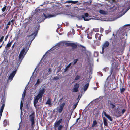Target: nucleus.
I'll list each match as a JSON object with an SVG mask.
<instances>
[{"mask_svg": "<svg viewBox=\"0 0 130 130\" xmlns=\"http://www.w3.org/2000/svg\"><path fill=\"white\" fill-rule=\"evenodd\" d=\"M112 62L111 64V67L110 71V75L113 73L115 74L118 71V67L119 66L118 61L117 60H115L114 58H112L111 60Z\"/></svg>", "mask_w": 130, "mask_h": 130, "instance_id": "nucleus-1", "label": "nucleus"}, {"mask_svg": "<svg viewBox=\"0 0 130 130\" xmlns=\"http://www.w3.org/2000/svg\"><path fill=\"white\" fill-rule=\"evenodd\" d=\"M45 90L44 88H43L42 89L39 90L38 94L34 99V104L35 107H36V105L38 102L39 99H42L43 95L45 93Z\"/></svg>", "mask_w": 130, "mask_h": 130, "instance_id": "nucleus-2", "label": "nucleus"}, {"mask_svg": "<svg viewBox=\"0 0 130 130\" xmlns=\"http://www.w3.org/2000/svg\"><path fill=\"white\" fill-rule=\"evenodd\" d=\"M27 45L25 46V47L23 48L22 50L18 56V57L19 59V60H21V61L20 62H21L22 61V59L24 58V56L25 55L26 53L27 52L28 50L29 49V48H28L26 50V52L25 53L26 50L27 48Z\"/></svg>", "mask_w": 130, "mask_h": 130, "instance_id": "nucleus-3", "label": "nucleus"}, {"mask_svg": "<svg viewBox=\"0 0 130 130\" xmlns=\"http://www.w3.org/2000/svg\"><path fill=\"white\" fill-rule=\"evenodd\" d=\"M126 87L125 85L123 83L122 81L120 82L119 85V89L120 93L122 94H123L125 91L126 90Z\"/></svg>", "mask_w": 130, "mask_h": 130, "instance_id": "nucleus-4", "label": "nucleus"}, {"mask_svg": "<svg viewBox=\"0 0 130 130\" xmlns=\"http://www.w3.org/2000/svg\"><path fill=\"white\" fill-rule=\"evenodd\" d=\"M112 44L114 49L118 50L119 51L121 50V47L118 44L117 40L115 39L112 42Z\"/></svg>", "mask_w": 130, "mask_h": 130, "instance_id": "nucleus-5", "label": "nucleus"}, {"mask_svg": "<svg viewBox=\"0 0 130 130\" xmlns=\"http://www.w3.org/2000/svg\"><path fill=\"white\" fill-rule=\"evenodd\" d=\"M78 43H65V45L68 46H70L72 47L73 49L77 48L78 45H79Z\"/></svg>", "mask_w": 130, "mask_h": 130, "instance_id": "nucleus-6", "label": "nucleus"}, {"mask_svg": "<svg viewBox=\"0 0 130 130\" xmlns=\"http://www.w3.org/2000/svg\"><path fill=\"white\" fill-rule=\"evenodd\" d=\"M59 14V13H55L54 14H51L49 13H47L46 14L43 13V15L45 17V18L43 19V21L46 18H49L53 17H55Z\"/></svg>", "mask_w": 130, "mask_h": 130, "instance_id": "nucleus-7", "label": "nucleus"}, {"mask_svg": "<svg viewBox=\"0 0 130 130\" xmlns=\"http://www.w3.org/2000/svg\"><path fill=\"white\" fill-rule=\"evenodd\" d=\"M30 120L31 123V126L32 128L33 125L35 124L34 118L35 117V113L34 112L32 113L29 116Z\"/></svg>", "mask_w": 130, "mask_h": 130, "instance_id": "nucleus-8", "label": "nucleus"}, {"mask_svg": "<svg viewBox=\"0 0 130 130\" xmlns=\"http://www.w3.org/2000/svg\"><path fill=\"white\" fill-rule=\"evenodd\" d=\"M40 26H37L36 27L34 28L35 31L34 33L31 34L29 36V37H30L31 36H33L34 35V38L33 39L35 38V37L37 35V34L38 33V30H39Z\"/></svg>", "mask_w": 130, "mask_h": 130, "instance_id": "nucleus-9", "label": "nucleus"}, {"mask_svg": "<svg viewBox=\"0 0 130 130\" xmlns=\"http://www.w3.org/2000/svg\"><path fill=\"white\" fill-rule=\"evenodd\" d=\"M62 119H60L58 121H56L54 124V129L55 130H57V127L58 126L60 125V124L62 122V121H63Z\"/></svg>", "mask_w": 130, "mask_h": 130, "instance_id": "nucleus-10", "label": "nucleus"}, {"mask_svg": "<svg viewBox=\"0 0 130 130\" xmlns=\"http://www.w3.org/2000/svg\"><path fill=\"white\" fill-rule=\"evenodd\" d=\"M89 14L88 13H84V14L81 16L82 18L85 21H89L90 20V18H89Z\"/></svg>", "mask_w": 130, "mask_h": 130, "instance_id": "nucleus-11", "label": "nucleus"}, {"mask_svg": "<svg viewBox=\"0 0 130 130\" xmlns=\"http://www.w3.org/2000/svg\"><path fill=\"white\" fill-rule=\"evenodd\" d=\"M1 102L2 103V105L0 109V116L1 117L2 116V113L5 106V100L4 99H2L1 100Z\"/></svg>", "mask_w": 130, "mask_h": 130, "instance_id": "nucleus-12", "label": "nucleus"}, {"mask_svg": "<svg viewBox=\"0 0 130 130\" xmlns=\"http://www.w3.org/2000/svg\"><path fill=\"white\" fill-rule=\"evenodd\" d=\"M65 103H63L61 104L59 107L58 108L57 111L59 113H61L65 105Z\"/></svg>", "mask_w": 130, "mask_h": 130, "instance_id": "nucleus-13", "label": "nucleus"}, {"mask_svg": "<svg viewBox=\"0 0 130 130\" xmlns=\"http://www.w3.org/2000/svg\"><path fill=\"white\" fill-rule=\"evenodd\" d=\"M16 70H15L13 71L10 75L8 77L9 80H12L13 79V78L14 76L16 73Z\"/></svg>", "mask_w": 130, "mask_h": 130, "instance_id": "nucleus-14", "label": "nucleus"}, {"mask_svg": "<svg viewBox=\"0 0 130 130\" xmlns=\"http://www.w3.org/2000/svg\"><path fill=\"white\" fill-rule=\"evenodd\" d=\"M108 105L111 108L113 109L116 107V105L113 104L111 101L109 100H108Z\"/></svg>", "mask_w": 130, "mask_h": 130, "instance_id": "nucleus-15", "label": "nucleus"}, {"mask_svg": "<svg viewBox=\"0 0 130 130\" xmlns=\"http://www.w3.org/2000/svg\"><path fill=\"white\" fill-rule=\"evenodd\" d=\"M12 41H11L10 42L9 41L7 44L6 46L5 47V50H8L9 48L11 47L12 44Z\"/></svg>", "mask_w": 130, "mask_h": 130, "instance_id": "nucleus-16", "label": "nucleus"}, {"mask_svg": "<svg viewBox=\"0 0 130 130\" xmlns=\"http://www.w3.org/2000/svg\"><path fill=\"white\" fill-rule=\"evenodd\" d=\"M102 36V34H100L99 33H97L95 35V37L98 40L100 41L101 40V37Z\"/></svg>", "mask_w": 130, "mask_h": 130, "instance_id": "nucleus-17", "label": "nucleus"}, {"mask_svg": "<svg viewBox=\"0 0 130 130\" xmlns=\"http://www.w3.org/2000/svg\"><path fill=\"white\" fill-rule=\"evenodd\" d=\"M115 114L116 116L119 117L121 116V110L117 109L115 112Z\"/></svg>", "mask_w": 130, "mask_h": 130, "instance_id": "nucleus-18", "label": "nucleus"}, {"mask_svg": "<svg viewBox=\"0 0 130 130\" xmlns=\"http://www.w3.org/2000/svg\"><path fill=\"white\" fill-rule=\"evenodd\" d=\"M109 45V43L108 41H106L103 44L102 47L105 49L108 47Z\"/></svg>", "mask_w": 130, "mask_h": 130, "instance_id": "nucleus-19", "label": "nucleus"}, {"mask_svg": "<svg viewBox=\"0 0 130 130\" xmlns=\"http://www.w3.org/2000/svg\"><path fill=\"white\" fill-rule=\"evenodd\" d=\"M107 120L105 117L103 118V122L104 125L106 126H108V123L107 122Z\"/></svg>", "mask_w": 130, "mask_h": 130, "instance_id": "nucleus-20", "label": "nucleus"}, {"mask_svg": "<svg viewBox=\"0 0 130 130\" xmlns=\"http://www.w3.org/2000/svg\"><path fill=\"white\" fill-rule=\"evenodd\" d=\"M98 126V123L97 122L96 120H94L93 121V123L92 125V127H95Z\"/></svg>", "mask_w": 130, "mask_h": 130, "instance_id": "nucleus-21", "label": "nucleus"}, {"mask_svg": "<svg viewBox=\"0 0 130 130\" xmlns=\"http://www.w3.org/2000/svg\"><path fill=\"white\" fill-rule=\"evenodd\" d=\"M79 96H80V95H79L78 96V97L77 99V103L75 104H74L73 105V109H75L76 108V107L78 105V102L79 101V100H80V99H79Z\"/></svg>", "mask_w": 130, "mask_h": 130, "instance_id": "nucleus-22", "label": "nucleus"}, {"mask_svg": "<svg viewBox=\"0 0 130 130\" xmlns=\"http://www.w3.org/2000/svg\"><path fill=\"white\" fill-rule=\"evenodd\" d=\"M104 115L105 116L108 118L110 121H112V119L111 117L110 116L108 115L107 114L106 112H105L104 113Z\"/></svg>", "mask_w": 130, "mask_h": 130, "instance_id": "nucleus-23", "label": "nucleus"}, {"mask_svg": "<svg viewBox=\"0 0 130 130\" xmlns=\"http://www.w3.org/2000/svg\"><path fill=\"white\" fill-rule=\"evenodd\" d=\"M89 85V84L88 83L86 84L83 87V89L84 91H85L87 90L88 89Z\"/></svg>", "mask_w": 130, "mask_h": 130, "instance_id": "nucleus-24", "label": "nucleus"}, {"mask_svg": "<svg viewBox=\"0 0 130 130\" xmlns=\"http://www.w3.org/2000/svg\"><path fill=\"white\" fill-rule=\"evenodd\" d=\"M78 46L79 47H81L82 48H84L83 49H82L81 50V51L82 52H85L86 51V49L85 47L81 45H78Z\"/></svg>", "mask_w": 130, "mask_h": 130, "instance_id": "nucleus-25", "label": "nucleus"}, {"mask_svg": "<svg viewBox=\"0 0 130 130\" xmlns=\"http://www.w3.org/2000/svg\"><path fill=\"white\" fill-rule=\"evenodd\" d=\"M94 43L95 44L99 46L100 45V42L99 41L98 39H96V40H94Z\"/></svg>", "mask_w": 130, "mask_h": 130, "instance_id": "nucleus-26", "label": "nucleus"}, {"mask_svg": "<svg viewBox=\"0 0 130 130\" xmlns=\"http://www.w3.org/2000/svg\"><path fill=\"white\" fill-rule=\"evenodd\" d=\"M46 104H48L50 106L52 105L50 99L49 98L46 103Z\"/></svg>", "mask_w": 130, "mask_h": 130, "instance_id": "nucleus-27", "label": "nucleus"}, {"mask_svg": "<svg viewBox=\"0 0 130 130\" xmlns=\"http://www.w3.org/2000/svg\"><path fill=\"white\" fill-rule=\"evenodd\" d=\"M11 24V22L10 21L6 25V27H5V30H6L7 31L8 29L9 28V25Z\"/></svg>", "mask_w": 130, "mask_h": 130, "instance_id": "nucleus-28", "label": "nucleus"}, {"mask_svg": "<svg viewBox=\"0 0 130 130\" xmlns=\"http://www.w3.org/2000/svg\"><path fill=\"white\" fill-rule=\"evenodd\" d=\"M72 64V63H70L64 69V72H66L68 70V68Z\"/></svg>", "mask_w": 130, "mask_h": 130, "instance_id": "nucleus-29", "label": "nucleus"}, {"mask_svg": "<svg viewBox=\"0 0 130 130\" xmlns=\"http://www.w3.org/2000/svg\"><path fill=\"white\" fill-rule=\"evenodd\" d=\"M7 5H4V7H3L2 9L1 10L2 12H4L6 10H7Z\"/></svg>", "mask_w": 130, "mask_h": 130, "instance_id": "nucleus-30", "label": "nucleus"}, {"mask_svg": "<svg viewBox=\"0 0 130 130\" xmlns=\"http://www.w3.org/2000/svg\"><path fill=\"white\" fill-rule=\"evenodd\" d=\"M78 61V59H74L73 61L71 62L73 66L75 65L77 62Z\"/></svg>", "mask_w": 130, "mask_h": 130, "instance_id": "nucleus-31", "label": "nucleus"}, {"mask_svg": "<svg viewBox=\"0 0 130 130\" xmlns=\"http://www.w3.org/2000/svg\"><path fill=\"white\" fill-rule=\"evenodd\" d=\"M99 13L102 14H106V12L105 11H104L103 10H99Z\"/></svg>", "mask_w": 130, "mask_h": 130, "instance_id": "nucleus-32", "label": "nucleus"}, {"mask_svg": "<svg viewBox=\"0 0 130 130\" xmlns=\"http://www.w3.org/2000/svg\"><path fill=\"white\" fill-rule=\"evenodd\" d=\"M74 87L78 89L79 87V85L78 84L76 83V84L74 85Z\"/></svg>", "mask_w": 130, "mask_h": 130, "instance_id": "nucleus-33", "label": "nucleus"}, {"mask_svg": "<svg viewBox=\"0 0 130 130\" xmlns=\"http://www.w3.org/2000/svg\"><path fill=\"white\" fill-rule=\"evenodd\" d=\"M73 92H76L78 91V89L74 87L73 89Z\"/></svg>", "mask_w": 130, "mask_h": 130, "instance_id": "nucleus-34", "label": "nucleus"}, {"mask_svg": "<svg viewBox=\"0 0 130 130\" xmlns=\"http://www.w3.org/2000/svg\"><path fill=\"white\" fill-rule=\"evenodd\" d=\"M109 69V68L107 67H105L103 69V70L105 72H106Z\"/></svg>", "mask_w": 130, "mask_h": 130, "instance_id": "nucleus-35", "label": "nucleus"}, {"mask_svg": "<svg viewBox=\"0 0 130 130\" xmlns=\"http://www.w3.org/2000/svg\"><path fill=\"white\" fill-rule=\"evenodd\" d=\"M80 76L79 75H77L75 77V80H78L80 79Z\"/></svg>", "mask_w": 130, "mask_h": 130, "instance_id": "nucleus-36", "label": "nucleus"}, {"mask_svg": "<svg viewBox=\"0 0 130 130\" xmlns=\"http://www.w3.org/2000/svg\"><path fill=\"white\" fill-rule=\"evenodd\" d=\"M26 92V90H25L24 91L23 93V94H22V99H24L25 96V95Z\"/></svg>", "mask_w": 130, "mask_h": 130, "instance_id": "nucleus-37", "label": "nucleus"}, {"mask_svg": "<svg viewBox=\"0 0 130 130\" xmlns=\"http://www.w3.org/2000/svg\"><path fill=\"white\" fill-rule=\"evenodd\" d=\"M22 100L21 101V103H20V108L21 109H22V107L23 106V102H22Z\"/></svg>", "mask_w": 130, "mask_h": 130, "instance_id": "nucleus-38", "label": "nucleus"}, {"mask_svg": "<svg viewBox=\"0 0 130 130\" xmlns=\"http://www.w3.org/2000/svg\"><path fill=\"white\" fill-rule=\"evenodd\" d=\"M121 111H122V112H121V115L124 114V113L126 111V110L125 109H122L121 110Z\"/></svg>", "mask_w": 130, "mask_h": 130, "instance_id": "nucleus-39", "label": "nucleus"}, {"mask_svg": "<svg viewBox=\"0 0 130 130\" xmlns=\"http://www.w3.org/2000/svg\"><path fill=\"white\" fill-rule=\"evenodd\" d=\"M63 127V126L62 125H59L58 126V130H61Z\"/></svg>", "mask_w": 130, "mask_h": 130, "instance_id": "nucleus-40", "label": "nucleus"}, {"mask_svg": "<svg viewBox=\"0 0 130 130\" xmlns=\"http://www.w3.org/2000/svg\"><path fill=\"white\" fill-rule=\"evenodd\" d=\"M40 10V9H39V7L37 8L35 10V11L36 12H39Z\"/></svg>", "mask_w": 130, "mask_h": 130, "instance_id": "nucleus-41", "label": "nucleus"}, {"mask_svg": "<svg viewBox=\"0 0 130 130\" xmlns=\"http://www.w3.org/2000/svg\"><path fill=\"white\" fill-rule=\"evenodd\" d=\"M4 37L3 36H2L0 38V42H2L3 40Z\"/></svg>", "mask_w": 130, "mask_h": 130, "instance_id": "nucleus-42", "label": "nucleus"}, {"mask_svg": "<svg viewBox=\"0 0 130 130\" xmlns=\"http://www.w3.org/2000/svg\"><path fill=\"white\" fill-rule=\"evenodd\" d=\"M93 30L95 32H98L99 31V29L98 28H94L93 29Z\"/></svg>", "mask_w": 130, "mask_h": 130, "instance_id": "nucleus-43", "label": "nucleus"}, {"mask_svg": "<svg viewBox=\"0 0 130 130\" xmlns=\"http://www.w3.org/2000/svg\"><path fill=\"white\" fill-rule=\"evenodd\" d=\"M78 2V1H72V3L73 4H75L76 3H77Z\"/></svg>", "mask_w": 130, "mask_h": 130, "instance_id": "nucleus-44", "label": "nucleus"}, {"mask_svg": "<svg viewBox=\"0 0 130 130\" xmlns=\"http://www.w3.org/2000/svg\"><path fill=\"white\" fill-rule=\"evenodd\" d=\"M104 49H105L104 48H103L102 47V52H100V53H101V54H103L104 53Z\"/></svg>", "mask_w": 130, "mask_h": 130, "instance_id": "nucleus-45", "label": "nucleus"}, {"mask_svg": "<svg viewBox=\"0 0 130 130\" xmlns=\"http://www.w3.org/2000/svg\"><path fill=\"white\" fill-rule=\"evenodd\" d=\"M104 49H105L104 48H103L102 47V52H100V53H101V54H103L104 53Z\"/></svg>", "mask_w": 130, "mask_h": 130, "instance_id": "nucleus-46", "label": "nucleus"}, {"mask_svg": "<svg viewBox=\"0 0 130 130\" xmlns=\"http://www.w3.org/2000/svg\"><path fill=\"white\" fill-rule=\"evenodd\" d=\"M72 0H68V1H67L66 2H65V3H72Z\"/></svg>", "mask_w": 130, "mask_h": 130, "instance_id": "nucleus-47", "label": "nucleus"}, {"mask_svg": "<svg viewBox=\"0 0 130 130\" xmlns=\"http://www.w3.org/2000/svg\"><path fill=\"white\" fill-rule=\"evenodd\" d=\"M59 79V78L58 77H54L53 79L55 80H58Z\"/></svg>", "mask_w": 130, "mask_h": 130, "instance_id": "nucleus-48", "label": "nucleus"}, {"mask_svg": "<svg viewBox=\"0 0 130 130\" xmlns=\"http://www.w3.org/2000/svg\"><path fill=\"white\" fill-rule=\"evenodd\" d=\"M60 43H58L57 44V45H56V46H57V47H60Z\"/></svg>", "mask_w": 130, "mask_h": 130, "instance_id": "nucleus-49", "label": "nucleus"}, {"mask_svg": "<svg viewBox=\"0 0 130 130\" xmlns=\"http://www.w3.org/2000/svg\"><path fill=\"white\" fill-rule=\"evenodd\" d=\"M104 30V29L102 28H101L100 29V32L101 33H102L103 31Z\"/></svg>", "mask_w": 130, "mask_h": 130, "instance_id": "nucleus-50", "label": "nucleus"}, {"mask_svg": "<svg viewBox=\"0 0 130 130\" xmlns=\"http://www.w3.org/2000/svg\"><path fill=\"white\" fill-rule=\"evenodd\" d=\"M40 83V80L39 79H38L37 80L36 84H39Z\"/></svg>", "mask_w": 130, "mask_h": 130, "instance_id": "nucleus-51", "label": "nucleus"}, {"mask_svg": "<svg viewBox=\"0 0 130 130\" xmlns=\"http://www.w3.org/2000/svg\"><path fill=\"white\" fill-rule=\"evenodd\" d=\"M29 127L28 126H27L25 128V130H28L29 129Z\"/></svg>", "mask_w": 130, "mask_h": 130, "instance_id": "nucleus-52", "label": "nucleus"}, {"mask_svg": "<svg viewBox=\"0 0 130 130\" xmlns=\"http://www.w3.org/2000/svg\"><path fill=\"white\" fill-rule=\"evenodd\" d=\"M8 35H7L5 37V40L6 41L7 40V39L8 37Z\"/></svg>", "mask_w": 130, "mask_h": 130, "instance_id": "nucleus-53", "label": "nucleus"}, {"mask_svg": "<svg viewBox=\"0 0 130 130\" xmlns=\"http://www.w3.org/2000/svg\"><path fill=\"white\" fill-rule=\"evenodd\" d=\"M15 43L14 44L12 45V50H13V48H14V46H15Z\"/></svg>", "mask_w": 130, "mask_h": 130, "instance_id": "nucleus-54", "label": "nucleus"}, {"mask_svg": "<svg viewBox=\"0 0 130 130\" xmlns=\"http://www.w3.org/2000/svg\"><path fill=\"white\" fill-rule=\"evenodd\" d=\"M98 73L101 76H102L103 74L101 72H98Z\"/></svg>", "mask_w": 130, "mask_h": 130, "instance_id": "nucleus-55", "label": "nucleus"}, {"mask_svg": "<svg viewBox=\"0 0 130 130\" xmlns=\"http://www.w3.org/2000/svg\"><path fill=\"white\" fill-rule=\"evenodd\" d=\"M6 14V13H4L3 14H2L1 15L2 16L4 17L5 15Z\"/></svg>", "mask_w": 130, "mask_h": 130, "instance_id": "nucleus-56", "label": "nucleus"}, {"mask_svg": "<svg viewBox=\"0 0 130 130\" xmlns=\"http://www.w3.org/2000/svg\"><path fill=\"white\" fill-rule=\"evenodd\" d=\"M114 97H115V98L116 99H118V97L116 95H115V96H114Z\"/></svg>", "mask_w": 130, "mask_h": 130, "instance_id": "nucleus-57", "label": "nucleus"}, {"mask_svg": "<svg viewBox=\"0 0 130 130\" xmlns=\"http://www.w3.org/2000/svg\"><path fill=\"white\" fill-rule=\"evenodd\" d=\"M14 19H12V20L11 21V22H12L13 23V22H14Z\"/></svg>", "mask_w": 130, "mask_h": 130, "instance_id": "nucleus-58", "label": "nucleus"}, {"mask_svg": "<svg viewBox=\"0 0 130 130\" xmlns=\"http://www.w3.org/2000/svg\"><path fill=\"white\" fill-rule=\"evenodd\" d=\"M88 38L89 39H91L92 38V37H90L88 36Z\"/></svg>", "mask_w": 130, "mask_h": 130, "instance_id": "nucleus-59", "label": "nucleus"}, {"mask_svg": "<svg viewBox=\"0 0 130 130\" xmlns=\"http://www.w3.org/2000/svg\"><path fill=\"white\" fill-rule=\"evenodd\" d=\"M51 69L50 68H49V71H48V72H51Z\"/></svg>", "mask_w": 130, "mask_h": 130, "instance_id": "nucleus-60", "label": "nucleus"}, {"mask_svg": "<svg viewBox=\"0 0 130 130\" xmlns=\"http://www.w3.org/2000/svg\"><path fill=\"white\" fill-rule=\"evenodd\" d=\"M45 2H44V3H43V4H42V5H40V6H42L44 4H45Z\"/></svg>", "mask_w": 130, "mask_h": 130, "instance_id": "nucleus-61", "label": "nucleus"}, {"mask_svg": "<svg viewBox=\"0 0 130 130\" xmlns=\"http://www.w3.org/2000/svg\"><path fill=\"white\" fill-rule=\"evenodd\" d=\"M2 45H3V44H2V45H1L0 46V49L1 48V47H2Z\"/></svg>", "mask_w": 130, "mask_h": 130, "instance_id": "nucleus-62", "label": "nucleus"}, {"mask_svg": "<svg viewBox=\"0 0 130 130\" xmlns=\"http://www.w3.org/2000/svg\"><path fill=\"white\" fill-rule=\"evenodd\" d=\"M112 7H111L109 8L111 10V9H112Z\"/></svg>", "mask_w": 130, "mask_h": 130, "instance_id": "nucleus-63", "label": "nucleus"}, {"mask_svg": "<svg viewBox=\"0 0 130 130\" xmlns=\"http://www.w3.org/2000/svg\"><path fill=\"white\" fill-rule=\"evenodd\" d=\"M63 99V97H62V98H61L60 99V100H61L62 99Z\"/></svg>", "mask_w": 130, "mask_h": 130, "instance_id": "nucleus-64", "label": "nucleus"}]
</instances>
